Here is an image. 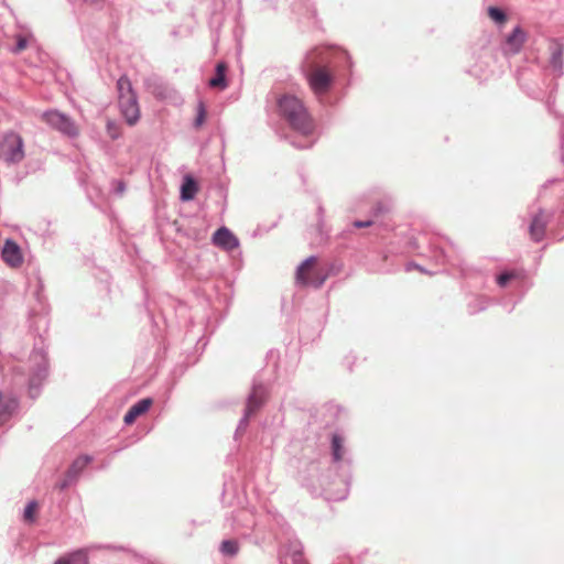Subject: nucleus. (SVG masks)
Wrapping results in <instances>:
<instances>
[{
	"label": "nucleus",
	"mask_w": 564,
	"mask_h": 564,
	"mask_svg": "<svg viewBox=\"0 0 564 564\" xmlns=\"http://www.w3.org/2000/svg\"><path fill=\"white\" fill-rule=\"evenodd\" d=\"M213 243L224 250L231 251L239 246L238 238L226 227H221L213 235Z\"/></svg>",
	"instance_id": "10"
},
{
	"label": "nucleus",
	"mask_w": 564,
	"mask_h": 564,
	"mask_svg": "<svg viewBox=\"0 0 564 564\" xmlns=\"http://www.w3.org/2000/svg\"><path fill=\"white\" fill-rule=\"evenodd\" d=\"M333 455L336 460L343 457V440L338 435L333 436Z\"/></svg>",
	"instance_id": "23"
},
{
	"label": "nucleus",
	"mask_w": 564,
	"mask_h": 564,
	"mask_svg": "<svg viewBox=\"0 0 564 564\" xmlns=\"http://www.w3.org/2000/svg\"><path fill=\"white\" fill-rule=\"evenodd\" d=\"M197 192H198L197 183L195 182V180L192 176L186 175L184 177V182L181 187V199L182 200H192L195 197V195L197 194Z\"/></svg>",
	"instance_id": "14"
},
{
	"label": "nucleus",
	"mask_w": 564,
	"mask_h": 564,
	"mask_svg": "<svg viewBox=\"0 0 564 564\" xmlns=\"http://www.w3.org/2000/svg\"><path fill=\"white\" fill-rule=\"evenodd\" d=\"M87 553L78 550L66 557L59 558L55 564H88Z\"/></svg>",
	"instance_id": "17"
},
{
	"label": "nucleus",
	"mask_w": 564,
	"mask_h": 564,
	"mask_svg": "<svg viewBox=\"0 0 564 564\" xmlns=\"http://www.w3.org/2000/svg\"><path fill=\"white\" fill-rule=\"evenodd\" d=\"M152 405V400L150 398L142 399L133 404L129 411L126 413L123 421L126 424H132L140 415L148 412L150 406Z\"/></svg>",
	"instance_id": "12"
},
{
	"label": "nucleus",
	"mask_w": 564,
	"mask_h": 564,
	"mask_svg": "<svg viewBox=\"0 0 564 564\" xmlns=\"http://www.w3.org/2000/svg\"><path fill=\"white\" fill-rule=\"evenodd\" d=\"M145 87L149 91L159 98H164L167 91L166 86L161 83L156 77H150L145 80Z\"/></svg>",
	"instance_id": "18"
},
{
	"label": "nucleus",
	"mask_w": 564,
	"mask_h": 564,
	"mask_svg": "<svg viewBox=\"0 0 564 564\" xmlns=\"http://www.w3.org/2000/svg\"><path fill=\"white\" fill-rule=\"evenodd\" d=\"M117 89L120 112L129 126H134L140 119V107L130 79L121 76L117 82Z\"/></svg>",
	"instance_id": "2"
},
{
	"label": "nucleus",
	"mask_w": 564,
	"mask_h": 564,
	"mask_svg": "<svg viewBox=\"0 0 564 564\" xmlns=\"http://www.w3.org/2000/svg\"><path fill=\"white\" fill-rule=\"evenodd\" d=\"M527 41V33L521 26H517L513 31L507 35L503 43V53L505 54H518L523 44Z\"/></svg>",
	"instance_id": "9"
},
{
	"label": "nucleus",
	"mask_w": 564,
	"mask_h": 564,
	"mask_svg": "<svg viewBox=\"0 0 564 564\" xmlns=\"http://www.w3.org/2000/svg\"><path fill=\"white\" fill-rule=\"evenodd\" d=\"M15 40H17V45L13 48L12 52L18 54V53H21L22 51H24L28 47L29 42L31 40H33V36L32 35L24 36V35L19 34V35L15 36Z\"/></svg>",
	"instance_id": "21"
},
{
	"label": "nucleus",
	"mask_w": 564,
	"mask_h": 564,
	"mask_svg": "<svg viewBox=\"0 0 564 564\" xmlns=\"http://www.w3.org/2000/svg\"><path fill=\"white\" fill-rule=\"evenodd\" d=\"M226 64L218 63L216 66V74L213 78L209 79L208 85L213 88L225 89L227 87L226 80Z\"/></svg>",
	"instance_id": "16"
},
{
	"label": "nucleus",
	"mask_w": 564,
	"mask_h": 564,
	"mask_svg": "<svg viewBox=\"0 0 564 564\" xmlns=\"http://www.w3.org/2000/svg\"><path fill=\"white\" fill-rule=\"evenodd\" d=\"M316 257H310L296 270L295 282L301 286L319 289L328 278V273L317 267Z\"/></svg>",
	"instance_id": "4"
},
{
	"label": "nucleus",
	"mask_w": 564,
	"mask_h": 564,
	"mask_svg": "<svg viewBox=\"0 0 564 564\" xmlns=\"http://www.w3.org/2000/svg\"><path fill=\"white\" fill-rule=\"evenodd\" d=\"M516 276V272H505L497 278V283L503 288L510 280L514 279Z\"/></svg>",
	"instance_id": "25"
},
{
	"label": "nucleus",
	"mask_w": 564,
	"mask_h": 564,
	"mask_svg": "<svg viewBox=\"0 0 564 564\" xmlns=\"http://www.w3.org/2000/svg\"><path fill=\"white\" fill-rule=\"evenodd\" d=\"M264 390L261 387L254 388L248 400L247 415H250L251 413L257 411L264 402Z\"/></svg>",
	"instance_id": "15"
},
{
	"label": "nucleus",
	"mask_w": 564,
	"mask_h": 564,
	"mask_svg": "<svg viewBox=\"0 0 564 564\" xmlns=\"http://www.w3.org/2000/svg\"><path fill=\"white\" fill-rule=\"evenodd\" d=\"M372 224H373L372 220H366V221L356 220V221H354L352 225L355 228H366V227H370Z\"/></svg>",
	"instance_id": "26"
},
{
	"label": "nucleus",
	"mask_w": 564,
	"mask_h": 564,
	"mask_svg": "<svg viewBox=\"0 0 564 564\" xmlns=\"http://www.w3.org/2000/svg\"><path fill=\"white\" fill-rule=\"evenodd\" d=\"M206 108H205V105L204 102H198L197 105V116H196V119H195V127L196 128H199L203 126V123L205 122V119H206Z\"/></svg>",
	"instance_id": "24"
},
{
	"label": "nucleus",
	"mask_w": 564,
	"mask_h": 564,
	"mask_svg": "<svg viewBox=\"0 0 564 564\" xmlns=\"http://www.w3.org/2000/svg\"><path fill=\"white\" fill-rule=\"evenodd\" d=\"M90 462L91 457L88 455H82L75 458L66 471L63 481L58 485L59 489L63 490L72 482H74Z\"/></svg>",
	"instance_id": "8"
},
{
	"label": "nucleus",
	"mask_w": 564,
	"mask_h": 564,
	"mask_svg": "<svg viewBox=\"0 0 564 564\" xmlns=\"http://www.w3.org/2000/svg\"><path fill=\"white\" fill-rule=\"evenodd\" d=\"M39 510V505L36 501H31L28 503L24 510L23 519L25 522L32 523L36 518V513Z\"/></svg>",
	"instance_id": "19"
},
{
	"label": "nucleus",
	"mask_w": 564,
	"mask_h": 564,
	"mask_svg": "<svg viewBox=\"0 0 564 564\" xmlns=\"http://www.w3.org/2000/svg\"><path fill=\"white\" fill-rule=\"evenodd\" d=\"M42 118L50 126L67 135H76L78 132L75 123L68 117L57 111H47L43 113Z\"/></svg>",
	"instance_id": "6"
},
{
	"label": "nucleus",
	"mask_w": 564,
	"mask_h": 564,
	"mask_svg": "<svg viewBox=\"0 0 564 564\" xmlns=\"http://www.w3.org/2000/svg\"><path fill=\"white\" fill-rule=\"evenodd\" d=\"M302 70L310 88L315 95L325 94L329 89L332 75L326 66L319 65L314 59L313 54L306 57Z\"/></svg>",
	"instance_id": "3"
},
{
	"label": "nucleus",
	"mask_w": 564,
	"mask_h": 564,
	"mask_svg": "<svg viewBox=\"0 0 564 564\" xmlns=\"http://www.w3.org/2000/svg\"><path fill=\"white\" fill-rule=\"evenodd\" d=\"M278 104L284 118L294 130L304 135L313 132L314 121L299 98L285 95L278 100Z\"/></svg>",
	"instance_id": "1"
},
{
	"label": "nucleus",
	"mask_w": 564,
	"mask_h": 564,
	"mask_svg": "<svg viewBox=\"0 0 564 564\" xmlns=\"http://www.w3.org/2000/svg\"><path fill=\"white\" fill-rule=\"evenodd\" d=\"M1 256L2 260L10 268L17 269L20 268L23 263V256L21 249L18 246V243L11 239H7L4 241Z\"/></svg>",
	"instance_id": "7"
},
{
	"label": "nucleus",
	"mask_w": 564,
	"mask_h": 564,
	"mask_svg": "<svg viewBox=\"0 0 564 564\" xmlns=\"http://www.w3.org/2000/svg\"><path fill=\"white\" fill-rule=\"evenodd\" d=\"M17 409V401L13 398H6L0 392V426L4 424Z\"/></svg>",
	"instance_id": "13"
},
{
	"label": "nucleus",
	"mask_w": 564,
	"mask_h": 564,
	"mask_svg": "<svg viewBox=\"0 0 564 564\" xmlns=\"http://www.w3.org/2000/svg\"><path fill=\"white\" fill-rule=\"evenodd\" d=\"M220 550L224 554L236 555L238 552V543L232 540H226L221 543Z\"/></svg>",
	"instance_id": "22"
},
{
	"label": "nucleus",
	"mask_w": 564,
	"mask_h": 564,
	"mask_svg": "<svg viewBox=\"0 0 564 564\" xmlns=\"http://www.w3.org/2000/svg\"><path fill=\"white\" fill-rule=\"evenodd\" d=\"M547 217L543 212L538 213L530 225L529 232L534 241H541L545 234Z\"/></svg>",
	"instance_id": "11"
},
{
	"label": "nucleus",
	"mask_w": 564,
	"mask_h": 564,
	"mask_svg": "<svg viewBox=\"0 0 564 564\" xmlns=\"http://www.w3.org/2000/svg\"><path fill=\"white\" fill-rule=\"evenodd\" d=\"M0 158L9 163L20 162L24 158L22 138L10 132L3 137L0 143Z\"/></svg>",
	"instance_id": "5"
},
{
	"label": "nucleus",
	"mask_w": 564,
	"mask_h": 564,
	"mask_svg": "<svg viewBox=\"0 0 564 564\" xmlns=\"http://www.w3.org/2000/svg\"><path fill=\"white\" fill-rule=\"evenodd\" d=\"M488 15L491 20L499 24H503L507 21V15L505 12L497 7H489Z\"/></svg>",
	"instance_id": "20"
}]
</instances>
